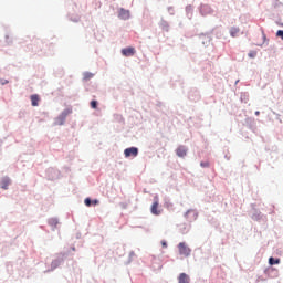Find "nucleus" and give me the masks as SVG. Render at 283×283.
Here are the masks:
<instances>
[{"label":"nucleus","instance_id":"13","mask_svg":"<svg viewBox=\"0 0 283 283\" xmlns=\"http://www.w3.org/2000/svg\"><path fill=\"white\" fill-rule=\"evenodd\" d=\"M94 76V74L92 73H84V81H90V78H92Z\"/></svg>","mask_w":283,"mask_h":283},{"label":"nucleus","instance_id":"1","mask_svg":"<svg viewBox=\"0 0 283 283\" xmlns=\"http://www.w3.org/2000/svg\"><path fill=\"white\" fill-rule=\"evenodd\" d=\"M159 207H160V201L158 199V196H155L154 202L150 207V213H153V216H160V213H163V210H160Z\"/></svg>","mask_w":283,"mask_h":283},{"label":"nucleus","instance_id":"5","mask_svg":"<svg viewBox=\"0 0 283 283\" xmlns=\"http://www.w3.org/2000/svg\"><path fill=\"white\" fill-rule=\"evenodd\" d=\"M176 155H177L179 158H185V156H187V147H185V146H179V147L176 149Z\"/></svg>","mask_w":283,"mask_h":283},{"label":"nucleus","instance_id":"3","mask_svg":"<svg viewBox=\"0 0 283 283\" xmlns=\"http://www.w3.org/2000/svg\"><path fill=\"white\" fill-rule=\"evenodd\" d=\"M124 155H125V158H129L132 156L136 158V156H138V148L136 147L126 148L124 150Z\"/></svg>","mask_w":283,"mask_h":283},{"label":"nucleus","instance_id":"2","mask_svg":"<svg viewBox=\"0 0 283 283\" xmlns=\"http://www.w3.org/2000/svg\"><path fill=\"white\" fill-rule=\"evenodd\" d=\"M179 249V255H182L184 258H189L191 255V249L187 247V243L181 242L178 244Z\"/></svg>","mask_w":283,"mask_h":283},{"label":"nucleus","instance_id":"8","mask_svg":"<svg viewBox=\"0 0 283 283\" xmlns=\"http://www.w3.org/2000/svg\"><path fill=\"white\" fill-rule=\"evenodd\" d=\"M10 178H3L2 180H1V184H0V186H1V189H8V187H10Z\"/></svg>","mask_w":283,"mask_h":283},{"label":"nucleus","instance_id":"7","mask_svg":"<svg viewBox=\"0 0 283 283\" xmlns=\"http://www.w3.org/2000/svg\"><path fill=\"white\" fill-rule=\"evenodd\" d=\"M41 101V98L39 97V95H31V105L33 107H39V102Z\"/></svg>","mask_w":283,"mask_h":283},{"label":"nucleus","instance_id":"10","mask_svg":"<svg viewBox=\"0 0 283 283\" xmlns=\"http://www.w3.org/2000/svg\"><path fill=\"white\" fill-rule=\"evenodd\" d=\"M238 34H240V28H238V27H232V28L230 29V35H231L232 38H235V36H238Z\"/></svg>","mask_w":283,"mask_h":283},{"label":"nucleus","instance_id":"21","mask_svg":"<svg viewBox=\"0 0 283 283\" xmlns=\"http://www.w3.org/2000/svg\"><path fill=\"white\" fill-rule=\"evenodd\" d=\"M161 244L163 247L167 248V242L164 241Z\"/></svg>","mask_w":283,"mask_h":283},{"label":"nucleus","instance_id":"9","mask_svg":"<svg viewBox=\"0 0 283 283\" xmlns=\"http://www.w3.org/2000/svg\"><path fill=\"white\" fill-rule=\"evenodd\" d=\"M179 283H189V275L186 273H181L178 277Z\"/></svg>","mask_w":283,"mask_h":283},{"label":"nucleus","instance_id":"20","mask_svg":"<svg viewBox=\"0 0 283 283\" xmlns=\"http://www.w3.org/2000/svg\"><path fill=\"white\" fill-rule=\"evenodd\" d=\"M91 202H92V205H98V199H95V200H93Z\"/></svg>","mask_w":283,"mask_h":283},{"label":"nucleus","instance_id":"16","mask_svg":"<svg viewBox=\"0 0 283 283\" xmlns=\"http://www.w3.org/2000/svg\"><path fill=\"white\" fill-rule=\"evenodd\" d=\"M84 203L86 205V207H92V199L86 198V199L84 200Z\"/></svg>","mask_w":283,"mask_h":283},{"label":"nucleus","instance_id":"22","mask_svg":"<svg viewBox=\"0 0 283 283\" xmlns=\"http://www.w3.org/2000/svg\"><path fill=\"white\" fill-rule=\"evenodd\" d=\"M256 116H260V112H255Z\"/></svg>","mask_w":283,"mask_h":283},{"label":"nucleus","instance_id":"18","mask_svg":"<svg viewBox=\"0 0 283 283\" xmlns=\"http://www.w3.org/2000/svg\"><path fill=\"white\" fill-rule=\"evenodd\" d=\"M200 165L201 167H209V161H202Z\"/></svg>","mask_w":283,"mask_h":283},{"label":"nucleus","instance_id":"15","mask_svg":"<svg viewBox=\"0 0 283 283\" xmlns=\"http://www.w3.org/2000/svg\"><path fill=\"white\" fill-rule=\"evenodd\" d=\"M49 224H51V227H56V224H59V221H56V219H50Z\"/></svg>","mask_w":283,"mask_h":283},{"label":"nucleus","instance_id":"12","mask_svg":"<svg viewBox=\"0 0 283 283\" xmlns=\"http://www.w3.org/2000/svg\"><path fill=\"white\" fill-rule=\"evenodd\" d=\"M191 214H193V220H196L198 218V214L193 210H188L186 212V218H189V216H191Z\"/></svg>","mask_w":283,"mask_h":283},{"label":"nucleus","instance_id":"17","mask_svg":"<svg viewBox=\"0 0 283 283\" xmlns=\"http://www.w3.org/2000/svg\"><path fill=\"white\" fill-rule=\"evenodd\" d=\"M276 36H280V39H282V41H283V31H282V30H279V31L276 32Z\"/></svg>","mask_w":283,"mask_h":283},{"label":"nucleus","instance_id":"23","mask_svg":"<svg viewBox=\"0 0 283 283\" xmlns=\"http://www.w3.org/2000/svg\"><path fill=\"white\" fill-rule=\"evenodd\" d=\"M251 57H253V54H250Z\"/></svg>","mask_w":283,"mask_h":283},{"label":"nucleus","instance_id":"6","mask_svg":"<svg viewBox=\"0 0 283 283\" xmlns=\"http://www.w3.org/2000/svg\"><path fill=\"white\" fill-rule=\"evenodd\" d=\"M118 17L123 20V21H127V19H129L130 14H129V10H125V9H120Z\"/></svg>","mask_w":283,"mask_h":283},{"label":"nucleus","instance_id":"4","mask_svg":"<svg viewBox=\"0 0 283 283\" xmlns=\"http://www.w3.org/2000/svg\"><path fill=\"white\" fill-rule=\"evenodd\" d=\"M123 56H134L136 54V49L134 46H129L122 50Z\"/></svg>","mask_w":283,"mask_h":283},{"label":"nucleus","instance_id":"19","mask_svg":"<svg viewBox=\"0 0 283 283\" xmlns=\"http://www.w3.org/2000/svg\"><path fill=\"white\" fill-rule=\"evenodd\" d=\"M1 85H8V81L0 80Z\"/></svg>","mask_w":283,"mask_h":283},{"label":"nucleus","instance_id":"14","mask_svg":"<svg viewBox=\"0 0 283 283\" xmlns=\"http://www.w3.org/2000/svg\"><path fill=\"white\" fill-rule=\"evenodd\" d=\"M91 107H92V109H97L98 108V102L97 101H92L91 102Z\"/></svg>","mask_w":283,"mask_h":283},{"label":"nucleus","instance_id":"11","mask_svg":"<svg viewBox=\"0 0 283 283\" xmlns=\"http://www.w3.org/2000/svg\"><path fill=\"white\" fill-rule=\"evenodd\" d=\"M269 264H270L271 266H273L274 264H280V259H275V258L271 256V258L269 259Z\"/></svg>","mask_w":283,"mask_h":283}]
</instances>
